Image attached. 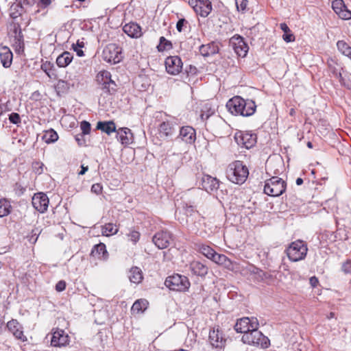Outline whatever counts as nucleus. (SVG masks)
<instances>
[{"mask_svg": "<svg viewBox=\"0 0 351 351\" xmlns=\"http://www.w3.org/2000/svg\"><path fill=\"white\" fill-rule=\"evenodd\" d=\"M226 108L232 114L249 117L255 112L256 106L252 100H245L239 96H236L228 100Z\"/></svg>", "mask_w": 351, "mask_h": 351, "instance_id": "obj_1", "label": "nucleus"}, {"mask_svg": "<svg viewBox=\"0 0 351 351\" xmlns=\"http://www.w3.org/2000/svg\"><path fill=\"white\" fill-rule=\"evenodd\" d=\"M248 175L249 171L247 167L239 160L230 163L226 170L227 178L237 184L244 183Z\"/></svg>", "mask_w": 351, "mask_h": 351, "instance_id": "obj_2", "label": "nucleus"}, {"mask_svg": "<svg viewBox=\"0 0 351 351\" xmlns=\"http://www.w3.org/2000/svg\"><path fill=\"white\" fill-rule=\"evenodd\" d=\"M242 341L244 343L253 345L257 347L266 348L269 345V339L263 335L258 328H253L242 337Z\"/></svg>", "mask_w": 351, "mask_h": 351, "instance_id": "obj_3", "label": "nucleus"}, {"mask_svg": "<svg viewBox=\"0 0 351 351\" xmlns=\"http://www.w3.org/2000/svg\"><path fill=\"white\" fill-rule=\"evenodd\" d=\"M307 251L306 245L301 240L292 242L286 250L288 258L293 262L303 260L306 256Z\"/></svg>", "mask_w": 351, "mask_h": 351, "instance_id": "obj_4", "label": "nucleus"}, {"mask_svg": "<svg viewBox=\"0 0 351 351\" xmlns=\"http://www.w3.org/2000/svg\"><path fill=\"white\" fill-rule=\"evenodd\" d=\"M286 189V183L278 177H272L265 181L264 193L271 197H278L282 195Z\"/></svg>", "mask_w": 351, "mask_h": 351, "instance_id": "obj_5", "label": "nucleus"}, {"mask_svg": "<svg viewBox=\"0 0 351 351\" xmlns=\"http://www.w3.org/2000/svg\"><path fill=\"white\" fill-rule=\"evenodd\" d=\"M165 285L171 290L185 291L190 287L187 277L180 274H174L166 278Z\"/></svg>", "mask_w": 351, "mask_h": 351, "instance_id": "obj_6", "label": "nucleus"}, {"mask_svg": "<svg viewBox=\"0 0 351 351\" xmlns=\"http://www.w3.org/2000/svg\"><path fill=\"white\" fill-rule=\"evenodd\" d=\"M121 49L116 44H109L106 45L102 51V58L104 61L116 64L121 60Z\"/></svg>", "mask_w": 351, "mask_h": 351, "instance_id": "obj_7", "label": "nucleus"}, {"mask_svg": "<svg viewBox=\"0 0 351 351\" xmlns=\"http://www.w3.org/2000/svg\"><path fill=\"white\" fill-rule=\"evenodd\" d=\"M259 323L256 317H242L237 320L234 330L237 332L247 334L253 328H258Z\"/></svg>", "mask_w": 351, "mask_h": 351, "instance_id": "obj_8", "label": "nucleus"}, {"mask_svg": "<svg viewBox=\"0 0 351 351\" xmlns=\"http://www.w3.org/2000/svg\"><path fill=\"white\" fill-rule=\"evenodd\" d=\"M234 140L239 145L250 149L255 145L256 136L249 132L239 131L234 135Z\"/></svg>", "mask_w": 351, "mask_h": 351, "instance_id": "obj_9", "label": "nucleus"}, {"mask_svg": "<svg viewBox=\"0 0 351 351\" xmlns=\"http://www.w3.org/2000/svg\"><path fill=\"white\" fill-rule=\"evenodd\" d=\"M189 3L202 17H206L212 11V4L209 0H189Z\"/></svg>", "mask_w": 351, "mask_h": 351, "instance_id": "obj_10", "label": "nucleus"}, {"mask_svg": "<svg viewBox=\"0 0 351 351\" xmlns=\"http://www.w3.org/2000/svg\"><path fill=\"white\" fill-rule=\"evenodd\" d=\"M172 240L171 234L167 230L157 232L152 238V241L158 249L167 248Z\"/></svg>", "mask_w": 351, "mask_h": 351, "instance_id": "obj_11", "label": "nucleus"}, {"mask_svg": "<svg viewBox=\"0 0 351 351\" xmlns=\"http://www.w3.org/2000/svg\"><path fill=\"white\" fill-rule=\"evenodd\" d=\"M165 68L168 73L175 75L178 74L182 68V62L177 56H169L165 60Z\"/></svg>", "mask_w": 351, "mask_h": 351, "instance_id": "obj_12", "label": "nucleus"}, {"mask_svg": "<svg viewBox=\"0 0 351 351\" xmlns=\"http://www.w3.org/2000/svg\"><path fill=\"white\" fill-rule=\"evenodd\" d=\"M49 202L48 197L43 193L34 194L32 199L33 207L40 213H44L47 211Z\"/></svg>", "mask_w": 351, "mask_h": 351, "instance_id": "obj_13", "label": "nucleus"}, {"mask_svg": "<svg viewBox=\"0 0 351 351\" xmlns=\"http://www.w3.org/2000/svg\"><path fill=\"white\" fill-rule=\"evenodd\" d=\"M13 34L12 37V46L14 48L16 52L20 53L23 51L24 42L23 35L21 32V26L18 23H15L13 25Z\"/></svg>", "mask_w": 351, "mask_h": 351, "instance_id": "obj_14", "label": "nucleus"}, {"mask_svg": "<svg viewBox=\"0 0 351 351\" xmlns=\"http://www.w3.org/2000/svg\"><path fill=\"white\" fill-rule=\"evenodd\" d=\"M230 44L232 45L235 53L241 57H245L248 51L249 47L244 41L243 37L240 36H234L230 39Z\"/></svg>", "mask_w": 351, "mask_h": 351, "instance_id": "obj_15", "label": "nucleus"}, {"mask_svg": "<svg viewBox=\"0 0 351 351\" xmlns=\"http://www.w3.org/2000/svg\"><path fill=\"white\" fill-rule=\"evenodd\" d=\"M69 337L63 330L57 329L53 332L51 345L54 347H62L69 344Z\"/></svg>", "mask_w": 351, "mask_h": 351, "instance_id": "obj_16", "label": "nucleus"}, {"mask_svg": "<svg viewBox=\"0 0 351 351\" xmlns=\"http://www.w3.org/2000/svg\"><path fill=\"white\" fill-rule=\"evenodd\" d=\"M6 328L16 339L23 341H27V337L23 335V326L16 319H12L9 321L6 324Z\"/></svg>", "mask_w": 351, "mask_h": 351, "instance_id": "obj_17", "label": "nucleus"}, {"mask_svg": "<svg viewBox=\"0 0 351 351\" xmlns=\"http://www.w3.org/2000/svg\"><path fill=\"white\" fill-rule=\"evenodd\" d=\"M178 125L171 121H165L160 124L159 132L161 136L172 137L176 132Z\"/></svg>", "mask_w": 351, "mask_h": 351, "instance_id": "obj_18", "label": "nucleus"}, {"mask_svg": "<svg viewBox=\"0 0 351 351\" xmlns=\"http://www.w3.org/2000/svg\"><path fill=\"white\" fill-rule=\"evenodd\" d=\"M332 8L341 19L344 20L351 19V12L346 8L343 0L333 1Z\"/></svg>", "mask_w": 351, "mask_h": 351, "instance_id": "obj_19", "label": "nucleus"}, {"mask_svg": "<svg viewBox=\"0 0 351 351\" xmlns=\"http://www.w3.org/2000/svg\"><path fill=\"white\" fill-rule=\"evenodd\" d=\"M208 340L213 347L222 348L225 345L226 339L222 336V332L213 328L210 330Z\"/></svg>", "mask_w": 351, "mask_h": 351, "instance_id": "obj_20", "label": "nucleus"}, {"mask_svg": "<svg viewBox=\"0 0 351 351\" xmlns=\"http://www.w3.org/2000/svg\"><path fill=\"white\" fill-rule=\"evenodd\" d=\"M178 138L186 143L191 144L196 138L195 130L191 126H183L180 129Z\"/></svg>", "mask_w": 351, "mask_h": 351, "instance_id": "obj_21", "label": "nucleus"}, {"mask_svg": "<svg viewBox=\"0 0 351 351\" xmlns=\"http://www.w3.org/2000/svg\"><path fill=\"white\" fill-rule=\"evenodd\" d=\"M219 180L209 175H204L202 178V187L208 193L216 191L219 188Z\"/></svg>", "mask_w": 351, "mask_h": 351, "instance_id": "obj_22", "label": "nucleus"}, {"mask_svg": "<svg viewBox=\"0 0 351 351\" xmlns=\"http://www.w3.org/2000/svg\"><path fill=\"white\" fill-rule=\"evenodd\" d=\"M117 138L122 145H128L132 143L133 134L128 128H120L117 131Z\"/></svg>", "mask_w": 351, "mask_h": 351, "instance_id": "obj_23", "label": "nucleus"}, {"mask_svg": "<svg viewBox=\"0 0 351 351\" xmlns=\"http://www.w3.org/2000/svg\"><path fill=\"white\" fill-rule=\"evenodd\" d=\"M13 54L11 50L6 46L0 49V60L3 67L9 68L12 62Z\"/></svg>", "mask_w": 351, "mask_h": 351, "instance_id": "obj_24", "label": "nucleus"}, {"mask_svg": "<svg viewBox=\"0 0 351 351\" xmlns=\"http://www.w3.org/2000/svg\"><path fill=\"white\" fill-rule=\"evenodd\" d=\"M90 256L97 259L106 260L108 257V253L106 245L103 243L95 245L91 250Z\"/></svg>", "mask_w": 351, "mask_h": 351, "instance_id": "obj_25", "label": "nucleus"}, {"mask_svg": "<svg viewBox=\"0 0 351 351\" xmlns=\"http://www.w3.org/2000/svg\"><path fill=\"white\" fill-rule=\"evenodd\" d=\"M123 30L131 38H138L142 35L141 28L136 23L125 24L123 27Z\"/></svg>", "mask_w": 351, "mask_h": 351, "instance_id": "obj_26", "label": "nucleus"}, {"mask_svg": "<svg viewBox=\"0 0 351 351\" xmlns=\"http://www.w3.org/2000/svg\"><path fill=\"white\" fill-rule=\"evenodd\" d=\"M190 269L193 274L199 276H205L208 271V268L204 264L199 261H193L190 264Z\"/></svg>", "mask_w": 351, "mask_h": 351, "instance_id": "obj_27", "label": "nucleus"}, {"mask_svg": "<svg viewBox=\"0 0 351 351\" xmlns=\"http://www.w3.org/2000/svg\"><path fill=\"white\" fill-rule=\"evenodd\" d=\"M219 52V47L215 43L202 45L199 47V53L202 56L207 57L215 55Z\"/></svg>", "mask_w": 351, "mask_h": 351, "instance_id": "obj_28", "label": "nucleus"}, {"mask_svg": "<svg viewBox=\"0 0 351 351\" xmlns=\"http://www.w3.org/2000/svg\"><path fill=\"white\" fill-rule=\"evenodd\" d=\"M73 56L69 51H64L58 56L56 64L59 67L64 68L67 66L72 61Z\"/></svg>", "mask_w": 351, "mask_h": 351, "instance_id": "obj_29", "label": "nucleus"}, {"mask_svg": "<svg viewBox=\"0 0 351 351\" xmlns=\"http://www.w3.org/2000/svg\"><path fill=\"white\" fill-rule=\"evenodd\" d=\"M97 128L104 132H106L107 134H110L114 132L117 133V131L115 123L112 121H99L97 124Z\"/></svg>", "mask_w": 351, "mask_h": 351, "instance_id": "obj_30", "label": "nucleus"}, {"mask_svg": "<svg viewBox=\"0 0 351 351\" xmlns=\"http://www.w3.org/2000/svg\"><path fill=\"white\" fill-rule=\"evenodd\" d=\"M143 274L140 268L137 267H132L129 274V279L131 282L138 284L143 280Z\"/></svg>", "mask_w": 351, "mask_h": 351, "instance_id": "obj_31", "label": "nucleus"}, {"mask_svg": "<svg viewBox=\"0 0 351 351\" xmlns=\"http://www.w3.org/2000/svg\"><path fill=\"white\" fill-rule=\"evenodd\" d=\"M148 306V302L146 300L141 299L136 300L132 305L131 311L134 314L143 313Z\"/></svg>", "mask_w": 351, "mask_h": 351, "instance_id": "obj_32", "label": "nucleus"}, {"mask_svg": "<svg viewBox=\"0 0 351 351\" xmlns=\"http://www.w3.org/2000/svg\"><path fill=\"white\" fill-rule=\"evenodd\" d=\"M195 250L209 259L211 258L212 256L214 254V252H215L210 246L205 245L204 243H196Z\"/></svg>", "mask_w": 351, "mask_h": 351, "instance_id": "obj_33", "label": "nucleus"}, {"mask_svg": "<svg viewBox=\"0 0 351 351\" xmlns=\"http://www.w3.org/2000/svg\"><path fill=\"white\" fill-rule=\"evenodd\" d=\"M118 228L112 223H106L101 228V233L103 235L109 237L110 235L116 234L118 232Z\"/></svg>", "mask_w": 351, "mask_h": 351, "instance_id": "obj_34", "label": "nucleus"}, {"mask_svg": "<svg viewBox=\"0 0 351 351\" xmlns=\"http://www.w3.org/2000/svg\"><path fill=\"white\" fill-rule=\"evenodd\" d=\"M42 138L47 144L53 143L58 141V135L55 130L51 129L45 132Z\"/></svg>", "mask_w": 351, "mask_h": 351, "instance_id": "obj_35", "label": "nucleus"}, {"mask_svg": "<svg viewBox=\"0 0 351 351\" xmlns=\"http://www.w3.org/2000/svg\"><path fill=\"white\" fill-rule=\"evenodd\" d=\"M12 206L9 201L0 199V217L8 215L11 212Z\"/></svg>", "mask_w": 351, "mask_h": 351, "instance_id": "obj_36", "label": "nucleus"}, {"mask_svg": "<svg viewBox=\"0 0 351 351\" xmlns=\"http://www.w3.org/2000/svg\"><path fill=\"white\" fill-rule=\"evenodd\" d=\"M99 88L103 90L104 93L112 95L116 91V84L115 82H102V84H99Z\"/></svg>", "mask_w": 351, "mask_h": 351, "instance_id": "obj_37", "label": "nucleus"}, {"mask_svg": "<svg viewBox=\"0 0 351 351\" xmlns=\"http://www.w3.org/2000/svg\"><path fill=\"white\" fill-rule=\"evenodd\" d=\"M338 50L344 56H349L351 54V47L343 40L337 43Z\"/></svg>", "mask_w": 351, "mask_h": 351, "instance_id": "obj_38", "label": "nucleus"}, {"mask_svg": "<svg viewBox=\"0 0 351 351\" xmlns=\"http://www.w3.org/2000/svg\"><path fill=\"white\" fill-rule=\"evenodd\" d=\"M97 81L99 84H102V82H113L111 79V74L108 71H100L97 75Z\"/></svg>", "mask_w": 351, "mask_h": 351, "instance_id": "obj_39", "label": "nucleus"}, {"mask_svg": "<svg viewBox=\"0 0 351 351\" xmlns=\"http://www.w3.org/2000/svg\"><path fill=\"white\" fill-rule=\"evenodd\" d=\"M210 260L219 265H226L227 263L230 262V260L226 255L218 254L216 252H214Z\"/></svg>", "mask_w": 351, "mask_h": 351, "instance_id": "obj_40", "label": "nucleus"}, {"mask_svg": "<svg viewBox=\"0 0 351 351\" xmlns=\"http://www.w3.org/2000/svg\"><path fill=\"white\" fill-rule=\"evenodd\" d=\"M172 45L170 41L167 40L165 37L160 38V43L157 48L159 51H162L171 48Z\"/></svg>", "mask_w": 351, "mask_h": 351, "instance_id": "obj_41", "label": "nucleus"}, {"mask_svg": "<svg viewBox=\"0 0 351 351\" xmlns=\"http://www.w3.org/2000/svg\"><path fill=\"white\" fill-rule=\"evenodd\" d=\"M140 233L139 232L135 230H130V233L128 234V237H129V239L134 243V244H136L139 239H140Z\"/></svg>", "mask_w": 351, "mask_h": 351, "instance_id": "obj_42", "label": "nucleus"}, {"mask_svg": "<svg viewBox=\"0 0 351 351\" xmlns=\"http://www.w3.org/2000/svg\"><path fill=\"white\" fill-rule=\"evenodd\" d=\"M9 121L10 123L19 125L21 123L20 115L16 112H12L9 114Z\"/></svg>", "mask_w": 351, "mask_h": 351, "instance_id": "obj_43", "label": "nucleus"}, {"mask_svg": "<svg viewBox=\"0 0 351 351\" xmlns=\"http://www.w3.org/2000/svg\"><path fill=\"white\" fill-rule=\"evenodd\" d=\"M80 128L82 133V134L80 135L81 136L88 134L90 131V124L86 121H83L80 123Z\"/></svg>", "mask_w": 351, "mask_h": 351, "instance_id": "obj_44", "label": "nucleus"}, {"mask_svg": "<svg viewBox=\"0 0 351 351\" xmlns=\"http://www.w3.org/2000/svg\"><path fill=\"white\" fill-rule=\"evenodd\" d=\"M40 233V231L38 230V228L33 229L31 232L32 234L27 237L29 241L32 243H35Z\"/></svg>", "mask_w": 351, "mask_h": 351, "instance_id": "obj_45", "label": "nucleus"}, {"mask_svg": "<svg viewBox=\"0 0 351 351\" xmlns=\"http://www.w3.org/2000/svg\"><path fill=\"white\" fill-rule=\"evenodd\" d=\"M339 80L342 86L348 89H351V80L350 76H342Z\"/></svg>", "mask_w": 351, "mask_h": 351, "instance_id": "obj_46", "label": "nucleus"}, {"mask_svg": "<svg viewBox=\"0 0 351 351\" xmlns=\"http://www.w3.org/2000/svg\"><path fill=\"white\" fill-rule=\"evenodd\" d=\"M235 3L237 10L243 12L247 8V0H235Z\"/></svg>", "mask_w": 351, "mask_h": 351, "instance_id": "obj_47", "label": "nucleus"}, {"mask_svg": "<svg viewBox=\"0 0 351 351\" xmlns=\"http://www.w3.org/2000/svg\"><path fill=\"white\" fill-rule=\"evenodd\" d=\"M341 270L346 274H351V260H347L342 264Z\"/></svg>", "mask_w": 351, "mask_h": 351, "instance_id": "obj_48", "label": "nucleus"}, {"mask_svg": "<svg viewBox=\"0 0 351 351\" xmlns=\"http://www.w3.org/2000/svg\"><path fill=\"white\" fill-rule=\"evenodd\" d=\"M16 6L19 7L21 9H23V5L30 6L34 3V0H16Z\"/></svg>", "mask_w": 351, "mask_h": 351, "instance_id": "obj_49", "label": "nucleus"}, {"mask_svg": "<svg viewBox=\"0 0 351 351\" xmlns=\"http://www.w3.org/2000/svg\"><path fill=\"white\" fill-rule=\"evenodd\" d=\"M187 21L184 19H180L176 24V29L179 32H182L183 27L186 26Z\"/></svg>", "mask_w": 351, "mask_h": 351, "instance_id": "obj_50", "label": "nucleus"}, {"mask_svg": "<svg viewBox=\"0 0 351 351\" xmlns=\"http://www.w3.org/2000/svg\"><path fill=\"white\" fill-rule=\"evenodd\" d=\"M102 189V186L100 184L96 183L92 185L91 191L97 195H99L101 193Z\"/></svg>", "mask_w": 351, "mask_h": 351, "instance_id": "obj_51", "label": "nucleus"}, {"mask_svg": "<svg viewBox=\"0 0 351 351\" xmlns=\"http://www.w3.org/2000/svg\"><path fill=\"white\" fill-rule=\"evenodd\" d=\"M283 40L287 43L293 42L295 40L294 35L291 33V31L288 33H285L282 36Z\"/></svg>", "mask_w": 351, "mask_h": 351, "instance_id": "obj_52", "label": "nucleus"}, {"mask_svg": "<svg viewBox=\"0 0 351 351\" xmlns=\"http://www.w3.org/2000/svg\"><path fill=\"white\" fill-rule=\"evenodd\" d=\"M51 66L49 62H45L44 64H42L41 66V69L42 70L46 73V74L49 77H51V74H50V71L51 70Z\"/></svg>", "mask_w": 351, "mask_h": 351, "instance_id": "obj_53", "label": "nucleus"}, {"mask_svg": "<svg viewBox=\"0 0 351 351\" xmlns=\"http://www.w3.org/2000/svg\"><path fill=\"white\" fill-rule=\"evenodd\" d=\"M66 282L64 280H60L56 285V290L58 292L63 291L66 289Z\"/></svg>", "mask_w": 351, "mask_h": 351, "instance_id": "obj_54", "label": "nucleus"}, {"mask_svg": "<svg viewBox=\"0 0 351 351\" xmlns=\"http://www.w3.org/2000/svg\"><path fill=\"white\" fill-rule=\"evenodd\" d=\"M43 164L40 162H36L34 165V168L35 169V172L38 174H40L43 172Z\"/></svg>", "mask_w": 351, "mask_h": 351, "instance_id": "obj_55", "label": "nucleus"}, {"mask_svg": "<svg viewBox=\"0 0 351 351\" xmlns=\"http://www.w3.org/2000/svg\"><path fill=\"white\" fill-rule=\"evenodd\" d=\"M330 71L334 75V77L338 78L339 80L342 77V75L340 71H339L335 67L330 66Z\"/></svg>", "mask_w": 351, "mask_h": 351, "instance_id": "obj_56", "label": "nucleus"}, {"mask_svg": "<svg viewBox=\"0 0 351 351\" xmlns=\"http://www.w3.org/2000/svg\"><path fill=\"white\" fill-rule=\"evenodd\" d=\"M51 3V0H40L38 5L40 8H46Z\"/></svg>", "mask_w": 351, "mask_h": 351, "instance_id": "obj_57", "label": "nucleus"}, {"mask_svg": "<svg viewBox=\"0 0 351 351\" xmlns=\"http://www.w3.org/2000/svg\"><path fill=\"white\" fill-rule=\"evenodd\" d=\"M280 29L284 32V33H288L290 32V29L289 27H288V25L285 23H280Z\"/></svg>", "mask_w": 351, "mask_h": 351, "instance_id": "obj_58", "label": "nucleus"}, {"mask_svg": "<svg viewBox=\"0 0 351 351\" xmlns=\"http://www.w3.org/2000/svg\"><path fill=\"white\" fill-rule=\"evenodd\" d=\"M73 48L74 49V51L76 52L77 55L80 57H82L83 56L84 54V51H82V49H77L75 45H73Z\"/></svg>", "mask_w": 351, "mask_h": 351, "instance_id": "obj_59", "label": "nucleus"}, {"mask_svg": "<svg viewBox=\"0 0 351 351\" xmlns=\"http://www.w3.org/2000/svg\"><path fill=\"white\" fill-rule=\"evenodd\" d=\"M310 283L313 287H316L318 283V280L315 277H311L310 278Z\"/></svg>", "mask_w": 351, "mask_h": 351, "instance_id": "obj_60", "label": "nucleus"}, {"mask_svg": "<svg viewBox=\"0 0 351 351\" xmlns=\"http://www.w3.org/2000/svg\"><path fill=\"white\" fill-rule=\"evenodd\" d=\"M16 3L15 4H13L12 6H11V10H16V12L20 15L21 14V12H22L23 9H21L19 7L16 6Z\"/></svg>", "mask_w": 351, "mask_h": 351, "instance_id": "obj_61", "label": "nucleus"}, {"mask_svg": "<svg viewBox=\"0 0 351 351\" xmlns=\"http://www.w3.org/2000/svg\"><path fill=\"white\" fill-rule=\"evenodd\" d=\"M81 171L79 172V175H84L86 173V172L88 170V166H84V165H82L81 166Z\"/></svg>", "mask_w": 351, "mask_h": 351, "instance_id": "obj_62", "label": "nucleus"}, {"mask_svg": "<svg viewBox=\"0 0 351 351\" xmlns=\"http://www.w3.org/2000/svg\"><path fill=\"white\" fill-rule=\"evenodd\" d=\"M3 326H4V319L3 317H0V334L3 331Z\"/></svg>", "mask_w": 351, "mask_h": 351, "instance_id": "obj_63", "label": "nucleus"}, {"mask_svg": "<svg viewBox=\"0 0 351 351\" xmlns=\"http://www.w3.org/2000/svg\"><path fill=\"white\" fill-rule=\"evenodd\" d=\"M295 183L297 185H301L303 183V180L301 178L296 179Z\"/></svg>", "mask_w": 351, "mask_h": 351, "instance_id": "obj_64", "label": "nucleus"}]
</instances>
